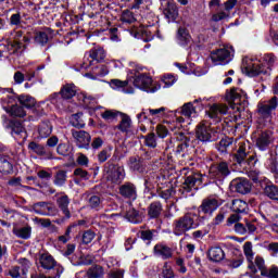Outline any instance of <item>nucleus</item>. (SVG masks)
Here are the masks:
<instances>
[{
	"label": "nucleus",
	"mask_w": 278,
	"mask_h": 278,
	"mask_svg": "<svg viewBox=\"0 0 278 278\" xmlns=\"http://www.w3.org/2000/svg\"><path fill=\"white\" fill-rule=\"evenodd\" d=\"M197 227L198 225L194 223V214L187 213L174 222L173 233L175 236H186L190 229H197Z\"/></svg>",
	"instance_id": "nucleus-2"
},
{
	"label": "nucleus",
	"mask_w": 278,
	"mask_h": 278,
	"mask_svg": "<svg viewBox=\"0 0 278 278\" xmlns=\"http://www.w3.org/2000/svg\"><path fill=\"white\" fill-rule=\"evenodd\" d=\"M56 153H59V155H71V146L67 143H61L56 148Z\"/></svg>",
	"instance_id": "nucleus-56"
},
{
	"label": "nucleus",
	"mask_w": 278,
	"mask_h": 278,
	"mask_svg": "<svg viewBox=\"0 0 278 278\" xmlns=\"http://www.w3.org/2000/svg\"><path fill=\"white\" fill-rule=\"evenodd\" d=\"M243 253L248 261V268L251 269V273H257V268L255 267V264L253 263V243L251 241H247L243 244Z\"/></svg>",
	"instance_id": "nucleus-22"
},
{
	"label": "nucleus",
	"mask_w": 278,
	"mask_h": 278,
	"mask_svg": "<svg viewBox=\"0 0 278 278\" xmlns=\"http://www.w3.org/2000/svg\"><path fill=\"white\" fill-rule=\"evenodd\" d=\"M207 257L211 262H223L225 260V251L220 247H213L208 249Z\"/></svg>",
	"instance_id": "nucleus-28"
},
{
	"label": "nucleus",
	"mask_w": 278,
	"mask_h": 278,
	"mask_svg": "<svg viewBox=\"0 0 278 278\" xmlns=\"http://www.w3.org/2000/svg\"><path fill=\"white\" fill-rule=\"evenodd\" d=\"M220 203L215 198H205L199 206V212L212 216L218 210Z\"/></svg>",
	"instance_id": "nucleus-13"
},
{
	"label": "nucleus",
	"mask_w": 278,
	"mask_h": 278,
	"mask_svg": "<svg viewBox=\"0 0 278 278\" xmlns=\"http://www.w3.org/2000/svg\"><path fill=\"white\" fill-rule=\"evenodd\" d=\"M94 240V231L87 230L83 233V244H90Z\"/></svg>",
	"instance_id": "nucleus-63"
},
{
	"label": "nucleus",
	"mask_w": 278,
	"mask_h": 278,
	"mask_svg": "<svg viewBox=\"0 0 278 278\" xmlns=\"http://www.w3.org/2000/svg\"><path fill=\"white\" fill-rule=\"evenodd\" d=\"M13 166L10 160L5 156L0 157V173H3L4 175H10L12 173Z\"/></svg>",
	"instance_id": "nucleus-42"
},
{
	"label": "nucleus",
	"mask_w": 278,
	"mask_h": 278,
	"mask_svg": "<svg viewBox=\"0 0 278 278\" xmlns=\"http://www.w3.org/2000/svg\"><path fill=\"white\" fill-rule=\"evenodd\" d=\"M249 157V151L247 150V143L240 142L237 153L233 154V160L237 164H242L244 160Z\"/></svg>",
	"instance_id": "nucleus-30"
},
{
	"label": "nucleus",
	"mask_w": 278,
	"mask_h": 278,
	"mask_svg": "<svg viewBox=\"0 0 278 278\" xmlns=\"http://www.w3.org/2000/svg\"><path fill=\"white\" fill-rule=\"evenodd\" d=\"M20 105L26 108V110H31V108H36V98L29 94H20L16 97Z\"/></svg>",
	"instance_id": "nucleus-32"
},
{
	"label": "nucleus",
	"mask_w": 278,
	"mask_h": 278,
	"mask_svg": "<svg viewBox=\"0 0 278 278\" xmlns=\"http://www.w3.org/2000/svg\"><path fill=\"white\" fill-rule=\"evenodd\" d=\"M245 97L240 93V91L236 88L230 89V92L227 94L228 103L230 104L231 110H236V112H241L242 101H245Z\"/></svg>",
	"instance_id": "nucleus-11"
},
{
	"label": "nucleus",
	"mask_w": 278,
	"mask_h": 278,
	"mask_svg": "<svg viewBox=\"0 0 278 278\" xmlns=\"http://www.w3.org/2000/svg\"><path fill=\"white\" fill-rule=\"evenodd\" d=\"M231 175V169H229V163L222 161L218 163H213L208 169L210 179H216L217 181H223L226 177Z\"/></svg>",
	"instance_id": "nucleus-5"
},
{
	"label": "nucleus",
	"mask_w": 278,
	"mask_h": 278,
	"mask_svg": "<svg viewBox=\"0 0 278 278\" xmlns=\"http://www.w3.org/2000/svg\"><path fill=\"white\" fill-rule=\"evenodd\" d=\"M134 85L146 92H157L160 86L153 84V79L144 74L135 77Z\"/></svg>",
	"instance_id": "nucleus-8"
},
{
	"label": "nucleus",
	"mask_w": 278,
	"mask_h": 278,
	"mask_svg": "<svg viewBox=\"0 0 278 278\" xmlns=\"http://www.w3.org/2000/svg\"><path fill=\"white\" fill-rule=\"evenodd\" d=\"M247 73L250 77H257V75H262V73H266L264 71V65L260 63H250L247 67Z\"/></svg>",
	"instance_id": "nucleus-37"
},
{
	"label": "nucleus",
	"mask_w": 278,
	"mask_h": 278,
	"mask_svg": "<svg viewBox=\"0 0 278 278\" xmlns=\"http://www.w3.org/2000/svg\"><path fill=\"white\" fill-rule=\"evenodd\" d=\"M248 177H249V179H252V181L254 182V184H257V186H258V188H260V182L261 181H266V180H264V179H262L261 177H260V172L258 170H249L248 172Z\"/></svg>",
	"instance_id": "nucleus-57"
},
{
	"label": "nucleus",
	"mask_w": 278,
	"mask_h": 278,
	"mask_svg": "<svg viewBox=\"0 0 278 278\" xmlns=\"http://www.w3.org/2000/svg\"><path fill=\"white\" fill-rule=\"evenodd\" d=\"M231 144H233V138L226 137L218 142L216 148L219 153H228V149Z\"/></svg>",
	"instance_id": "nucleus-41"
},
{
	"label": "nucleus",
	"mask_w": 278,
	"mask_h": 278,
	"mask_svg": "<svg viewBox=\"0 0 278 278\" xmlns=\"http://www.w3.org/2000/svg\"><path fill=\"white\" fill-rule=\"evenodd\" d=\"M181 114H182V116L190 118V116H192V114H197V109L194 108V105L191 102H188L182 105Z\"/></svg>",
	"instance_id": "nucleus-49"
},
{
	"label": "nucleus",
	"mask_w": 278,
	"mask_h": 278,
	"mask_svg": "<svg viewBox=\"0 0 278 278\" xmlns=\"http://www.w3.org/2000/svg\"><path fill=\"white\" fill-rule=\"evenodd\" d=\"M260 188L263 190V194L271 201H278V187L271 182L261 181Z\"/></svg>",
	"instance_id": "nucleus-20"
},
{
	"label": "nucleus",
	"mask_w": 278,
	"mask_h": 278,
	"mask_svg": "<svg viewBox=\"0 0 278 278\" xmlns=\"http://www.w3.org/2000/svg\"><path fill=\"white\" fill-rule=\"evenodd\" d=\"M119 194L124 199H129L130 201H136L138 199V191L136 185L131 182H125L119 187Z\"/></svg>",
	"instance_id": "nucleus-19"
},
{
	"label": "nucleus",
	"mask_w": 278,
	"mask_h": 278,
	"mask_svg": "<svg viewBox=\"0 0 278 278\" xmlns=\"http://www.w3.org/2000/svg\"><path fill=\"white\" fill-rule=\"evenodd\" d=\"M31 210L40 216H55L58 214V207L51 202H36L31 205Z\"/></svg>",
	"instance_id": "nucleus-9"
},
{
	"label": "nucleus",
	"mask_w": 278,
	"mask_h": 278,
	"mask_svg": "<svg viewBox=\"0 0 278 278\" xmlns=\"http://www.w3.org/2000/svg\"><path fill=\"white\" fill-rule=\"evenodd\" d=\"M162 203L160 201H155L152 202L149 206H148V216L150 218H160L161 214H162Z\"/></svg>",
	"instance_id": "nucleus-34"
},
{
	"label": "nucleus",
	"mask_w": 278,
	"mask_h": 278,
	"mask_svg": "<svg viewBox=\"0 0 278 278\" xmlns=\"http://www.w3.org/2000/svg\"><path fill=\"white\" fill-rule=\"evenodd\" d=\"M150 116H154L155 118H160L166 114V108L162 106L160 109H149Z\"/></svg>",
	"instance_id": "nucleus-62"
},
{
	"label": "nucleus",
	"mask_w": 278,
	"mask_h": 278,
	"mask_svg": "<svg viewBox=\"0 0 278 278\" xmlns=\"http://www.w3.org/2000/svg\"><path fill=\"white\" fill-rule=\"evenodd\" d=\"M35 42L37 45H41V47H45V45H47V42H49V35L45 31L36 33Z\"/></svg>",
	"instance_id": "nucleus-51"
},
{
	"label": "nucleus",
	"mask_w": 278,
	"mask_h": 278,
	"mask_svg": "<svg viewBox=\"0 0 278 278\" xmlns=\"http://www.w3.org/2000/svg\"><path fill=\"white\" fill-rule=\"evenodd\" d=\"M62 195L56 199V205L61 212H63L65 218H71V210H68V205H71V199L68 195L61 193Z\"/></svg>",
	"instance_id": "nucleus-26"
},
{
	"label": "nucleus",
	"mask_w": 278,
	"mask_h": 278,
	"mask_svg": "<svg viewBox=\"0 0 278 278\" xmlns=\"http://www.w3.org/2000/svg\"><path fill=\"white\" fill-rule=\"evenodd\" d=\"M84 197L87 200L88 207H90V210H94L96 212L103 210V197H101V193H92V191H86Z\"/></svg>",
	"instance_id": "nucleus-12"
},
{
	"label": "nucleus",
	"mask_w": 278,
	"mask_h": 278,
	"mask_svg": "<svg viewBox=\"0 0 278 278\" xmlns=\"http://www.w3.org/2000/svg\"><path fill=\"white\" fill-rule=\"evenodd\" d=\"M163 14L165 18H168L169 21H177V16H179V9H177V4L174 2H167L163 9Z\"/></svg>",
	"instance_id": "nucleus-27"
},
{
	"label": "nucleus",
	"mask_w": 278,
	"mask_h": 278,
	"mask_svg": "<svg viewBox=\"0 0 278 278\" xmlns=\"http://www.w3.org/2000/svg\"><path fill=\"white\" fill-rule=\"evenodd\" d=\"M72 136L76 141L77 147H79V149H88V147H90V134H88V131L85 130H72Z\"/></svg>",
	"instance_id": "nucleus-16"
},
{
	"label": "nucleus",
	"mask_w": 278,
	"mask_h": 278,
	"mask_svg": "<svg viewBox=\"0 0 278 278\" xmlns=\"http://www.w3.org/2000/svg\"><path fill=\"white\" fill-rule=\"evenodd\" d=\"M93 74H96V77H105L108 73H110V68H108L106 65H98L96 67H92Z\"/></svg>",
	"instance_id": "nucleus-53"
},
{
	"label": "nucleus",
	"mask_w": 278,
	"mask_h": 278,
	"mask_svg": "<svg viewBox=\"0 0 278 278\" xmlns=\"http://www.w3.org/2000/svg\"><path fill=\"white\" fill-rule=\"evenodd\" d=\"M39 262L41 264V268H45V270H51L55 268V258H53V256L50 254H41Z\"/></svg>",
	"instance_id": "nucleus-33"
},
{
	"label": "nucleus",
	"mask_w": 278,
	"mask_h": 278,
	"mask_svg": "<svg viewBox=\"0 0 278 278\" xmlns=\"http://www.w3.org/2000/svg\"><path fill=\"white\" fill-rule=\"evenodd\" d=\"M157 194L159 197H161V199L168 201V199H170L173 194H175V188L170 187L169 189L166 190H159Z\"/></svg>",
	"instance_id": "nucleus-59"
},
{
	"label": "nucleus",
	"mask_w": 278,
	"mask_h": 278,
	"mask_svg": "<svg viewBox=\"0 0 278 278\" xmlns=\"http://www.w3.org/2000/svg\"><path fill=\"white\" fill-rule=\"evenodd\" d=\"M104 173L108 181H111L112 184H123V179H125V167L123 165L114 164L112 160L105 163Z\"/></svg>",
	"instance_id": "nucleus-3"
},
{
	"label": "nucleus",
	"mask_w": 278,
	"mask_h": 278,
	"mask_svg": "<svg viewBox=\"0 0 278 278\" xmlns=\"http://www.w3.org/2000/svg\"><path fill=\"white\" fill-rule=\"evenodd\" d=\"M121 122L117 126H115V129H118L122 131V134H126V136L129 138L134 136V131H131V117L129 115L121 113Z\"/></svg>",
	"instance_id": "nucleus-21"
},
{
	"label": "nucleus",
	"mask_w": 278,
	"mask_h": 278,
	"mask_svg": "<svg viewBox=\"0 0 278 278\" xmlns=\"http://www.w3.org/2000/svg\"><path fill=\"white\" fill-rule=\"evenodd\" d=\"M126 218L129 220V223H142V216L138 211H136V208L128 210L126 213Z\"/></svg>",
	"instance_id": "nucleus-44"
},
{
	"label": "nucleus",
	"mask_w": 278,
	"mask_h": 278,
	"mask_svg": "<svg viewBox=\"0 0 278 278\" xmlns=\"http://www.w3.org/2000/svg\"><path fill=\"white\" fill-rule=\"evenodd\" d=\"M76 94H77V87H75V85H73V84H66L65 86H63L61 88L59 93H53L51 96L52 103L60 96L62 97V99L68 100V99H73V97H75Z\"/></svg>",
	"instance_id": "nucleus-18"
},
{
	"label": "nucleus",
	"mask_w": 278,
	"mask_h": 278,
	"mask_svg": "<svg viewBox=\"0 0 278 278\" xmlns=\"http://www.w3.org/2000/svg\"><path fill=\"white\" fill-rule=\"evenodd\" d=\"M89 58L96 62H103L105 60V50L101 47L92 48L89 51Z\"/></svg>",
	"instance_id": "nucleus-38"
},
{
	"label": "nucleus",
	"mask_w": 278,
	"mask_h": 278,
	"mask_svg": "<svg viewBox=\"0 0 278 278\" xmlns=\"http://www.w3.org/2000/svg\"><path fill=\"white\" fill-rule=\"evenodd\" d=\"M86 275L87 278H102L105 275V270L101 265H93L88 268Z\"/></svg>",
	"instance_id": "nucleus-39"
},
{
	"label": "nucleus",
	"mask_w": 278,
	"mask_h": 278,
	"mask_svg": "<svg viewBox=\"0 0 278 278\" xmlns=\"http://www.w3.org/2000/svg\"><path fill=\"white\" fill-rule=\"evenodd\" d=\"M122 23H126L127 25H131L136 23V16H134V12L129 10H124L121 15Z\"/></svg>",
	"instance_id": "nucleus-47"
},
{
	"label": "nucleus",
	"mask_w": 278,
	"mask_h": 278,
	"mask_svg": "<svg viewBox=\"0 0 278 278\" xmlns=\"http://www.w3.org/2000/svg\"><path fill=\"white\" fill-rule=\"evenodd\" d=\"M9 114L15 116L16 118H25V116H27L24 106H21L18 104L12 105L9 110Z\"/></svg>",
	"instance_id": "nucleus-43"
},
{
	"label": "nucleus",
	"mask_w": 278,
	"mask_h": 278,
	"mask_svg": "<svg viewBox=\"0 0 278 278\" xmlns=\"http://www.w3.org/2000/svg\"><path fill=\"white\" fill-rule=\"evenodd\" d=\"M235 231L239 236H245V233H255L257 231V226L253 222H247L245 225L242 223L235 224Z\"/></svg>",
	"instance_id": "nucleus-23"
},
{
	"label": "nucleus",
	"mask_w": 278,
	"mask_h": 278,
	"mask_svg": "<svg viewBox=\"0 0 278 278\" xmlns=\"http://www.w3.org/2000/svg\"><path fill=\"white\" fill-rule=\"evenodd\" d=\"M155 255H161L163 260H170L173 257V249L162 243H159L154 247Z\"/></svg>",
	"instance_id": "nucleus-31"
},
{
	"label": "nucleus",
	"mask_w": 278,
	"mask_h": 278,
	"mask_svg": "<svg viewBox=\"0 0 278 278\" xmlns=\"http://www.w3.org/2000/svg\"><path fill=\"white\" fill-rule=\"evenodd\" d=\"M81 116H84V113H76L72 115L71 123L73 127H76L77 129H84V127H86V124L84 123V119H81Z\"/></svg>",
	"instance_id": "nucleus-46"
},
{
	"label": "nucleus",
	"mask_w": 278,
	"mask_h": 278,
	"mask_svg": "<svg viewBox=\"0 0 278 278\" xmlns=\"http://www.w3.org/2000/svg\"><path fill=\"white\" fill-rule=\"evenodd\" d=\"M66 170H59L56 172V174L54 175V180L53 184L54 186H58L59 188H62V186H64V184H66Z\"/></svg>",
	"instance_id": "nucleus-45"
},
{
	"label": "nucleus",
	"mask_w": 278,
	"mask_h": 278,
	"mask_svg": "<svg viewBox=\"0 0 278 278\" xmlns=\"http://www.w3.org/2000/svg\"><path fill=\"white\" fill-rule=\"evenodd\" d=\"M201 184H203V174L193 173L186 177L182 189L185 192H192V188H197Z\"/></svg>",
	"instance_id": "nucleus-14"
},
{
	"label": "nucleus",
	"mask_w": 278,
	"mask_h": 278,
	"mask_svg": "<svg viewBox=\"0 0 278 278\" xmlns=\"http://www.w3.org/2000/svg\"><path fill=\"white\" fill-rule=\"evenodd\" d=\"M153 233H155V230H140L138 237L146 242H151L153 240Z\"/></svg>",
	"instance_id": "nucleus-54"
},
{
	"label": "nucleus",
	"mask_w": 278,
	"mask_h": 278,
	"mask_svg": "<svg viewBox=\"0 0 278 278\" xmlns=\"http://www.w3.org/2000/svg\"><path fill=\"white\" fill-rule=\"evenodd\" d=\"M163 278H175V271H173V267L165 263L162 270Z\"/></svg>",
	"instance_id": "nucleus-60"
},
{
	"label": "nucleus",
	"mask_w": 278,
	"mask_h": 278,
	"mask_svg": "<svg viewBox=\"0 0 278 278\" xmlns=\"http://www.w3.org/2000/svg\"><path fill=\"white\" fill-rule=\"evenodd\" d=\"M177 40L179 45H181L182 47H186V45H190L192 37L190 36V33L188 31V29L180 27L178 28V31H177Z\"/></svg>",
	"instance_id": "nucleus-35"
},
{
	"label": "nucleus",
	"mask_w": 278,
	"mask_h": 278,
	"mask_svg": "<svg viewBox=\"0 0 278 278\" xmlns=\"http://www.w3.org/2000/svg\"><path fill=\"white\" fill-rule=\"evenodd\" d=\"M10 25L15 27H21V25H23V17L21 16V12L11 15Z\"/></svg>",
	"instance_id": "nucleus-55"
},
{
	"label": "nucleus",
	"mask_w": 278,
	"mask_h": 278,
	"mask_svg": "<svg viewBox=\"0 0 278 278\" xmlns=\"http://www.w3.org/2000/svg\"><path fill=\"white\" fill-rule=\"evenodd\" d=\"M233 58V48L232 47H224L211 52V60L215 66H220L225 64H229L231 59Z\"/></svg>",
	"instance_id": "nucleus-4"
},
{
	"label": "nucleus",
	"mask_w": 278,
	"mask_h": 278,
	"mask_svg": "<svg viewBox=\"0 0 278 278\" xmlns=\"http://www.w3.org/2000/svg\"><path fill=\"white\" fill-rule=\"evenodd\" d=\"M118 114L121 116L122 113L118 112V111L108 110V111L103 112L101 114V116L104 121H108L109 123H112V121H116V117L118 116Z\"/></svg>",
	"instance_id": "nucleus-52"
},
{
	"label": "nucleus",
	"mask_w": 278,
	"mask_h": 278,
	"mask_svg": "<svg viewBox=\"0 0 278 278\" xmlns=\"http://www.w3.org/2000/svg\"><path fill=\"white\" fill-rule=\"evenodd\" d=\"M9 127L11 128L12 136H14V138H27V130H25L23 123L18 121H11Z\"/></svg>",
	"instance_id": "nucleus-24"
},
{
	"label": "nucleus",
	"mask_w": 278,
	"mask_h": 278,
	"mask_svg": "<svg viewBox=\"0 0 278 278\" xmlns=\"http://www.w3.org/2000/svg\"><path fill=\"white\" fill-rule=\"evenodd\" d=\"M194 134L195 139L193 142L199 147H203L205 144H208V142H216L218 140L216 131L212 129V126H210L207 122H200L195 126Z\"/></svg>",
	"instance_id": "nucleus-1"
},
{
	"label": "nucleus",
	"mask_w": 278,
	"mask_h": 278,
	"mask_svg": "<svg viewBox=\"0 0 278 278\" xmlns=\"http://www.w3.org/2000/svg\"><path fill=\"white\" fill-rule=\"evenodd\" d=\"M28 149L36 153L37 155H47V150H45V146L36 143V141H31L28 144Z\"/></svg>",
	"instance_id": "nucleus-48"
},
{
	"label": "nucleus",
	"mask_w": 278,
	"mask_h": 278,
	"mask_svg": "<svg viewBox=\"0 0 278 278\" xmlns=\"http://www.w3.org/2000/svg\"><path fill=\"white\" fill-rule=\"evenodd\" d=\"M254 266H256L258 268L262 276L267 270L266 263L264 262V258L262 256H256L255 257V265Z\"/></svg>",
	"instance_id": "nucleus-61"
},
{
	"label": "nucleus",
	"mask_w": 278,
	"mask_h": 278,
	"mask_svg": "<svg viewBox=\"0 0 278 278\" xmlns=\"http://www.w3.org/2000/svg\"><path fill=\"white\" fill-rule=\"evenodd\" d=\"M278 108V99L277 96H274L271 99L260 102L257 104V114L261 118H273V112Z\"/></svg>",
	"instance_id": "nucleus-7"
},
{
	"label": "nucleus",
	"mask_w": 278,
	"mask_h": 278,
	"mask_svg": "<svg viewBox=\"0 0 278 278\" xmlns=\"http://www.w3.org/2000/svg\"><path fill=\"white\" fill-rule=\"evenodd\" d=\"M230 208L235 214H247L249 212V204L244 200L235 199Z\"/></svg>",
	"instance_id": "nucleus-29"
},
{
	"label": "nucleus",
	"mask_w": 278,
	"mask_h": 278,
	"mask_svg": "<svg viewBox=\"0 0 278 278\" xmlns=\"http://www.w3.org/2000/svg\"><path fill=\"white\" fill-rule=\"evenodd\" d=\"M149 152H143L141 155H135L129 157V166L131 170L137 173H144V160H149Z\"/></svg>",
	"instance_id": "nucleus-17"
},
{
	"label": "nucleus",
	"mask_w": 278,
	"mask_h": 278,
	"mask_svg": "<svg viewBox=\"0 0 278 278\" xmlns=\"http://www.w3.org/2000/svg\"><path fill=\"white\" fill-rule=\"evenodd\" d=\"M13 233L17 238H21L22 240H29L31 238V226L27 225L22 228H13Z\"/></svg>",
	"instance_id": "nucleus-36"
},
{
	"label": "nucleus",
	"mask_w": 278,
	"mask_h": 278,
	"mask_svg": "<svg viewBox=\"0 0 278 278\" xmlns=\"http://www.w3.org/2000/svg\"><path fill=\"white\" fill-rule=\"evenodd\" d=\"M262 277L278 278V267L271 266L269 269L267 268V270L263 273Z\"/></svg>",
	"instance_id": "nucleus-64"
},
{
	"label": "nucleus",
	"mask_w": 278,
	"mask_h": 278,
	"mask_svg": "<svg viewBox=\"0 0 278 278\" xmlns=\"http://www.w3.org/2000/svg\"><path fill=\"white\" fill-rule=\"evenodd\" d=\"M146 147H150V149H155V147H157L155 132H150L148 136H146Z\"/></svg>",
	"instance_id": "nucleus-58"
},
{
	"label": "nucleus",
	"mask_w": 278,
	"mask_h": 278,
	"mask_svg": "<svg viewBox=\"0 0 278 278\" xmlns=\"http://www.w3.org/2000/svg\"><path fill=\"white\" fill-rule=\"evenodd\" d=\"M110 157H112V148H105L98 153V162H100V164L108 162Z\"/></svg>",
	"instance_id": "nucleus-50"
},
{
	"label": "nucleus",
	"mask_w": 278,
	"mask_h": 278,
	"mask_svg": "<svg viewBox=\"0 0 278 278\" xmlns=\"http://www.w3.org/2000/svg\"><path fill=\"white\" fill-rule=\"evenodd\" d=\"M255 144L260 151H266L273 144V132L270 130L261 131L256 137Z\"/></svg>",
	"instance_id": "nucleus-15"
},
{
	"label": "nucleus",
	"mask_w": 278,
	"mask_h": 278,
	"mask_svg": "<svg viewBox=\"0 0 278 278\" xmlns=\"http://www.w3.org/2000/svg\"><path fill=\"white\" fill-rule=\"evenodd\" d=\"M51 131H53V126L51 125V122H42L39 125L38 134L40 138H49V136H51Z\"/></svg>",
	"instance_id": "nucleus-40"
},
{
	"label": "nucleus",
	"mask_w": 278,
	"mask_h": 278,
	"mask_svg": "<svg viewBox=\"0 0 278 278\" xmlns=\"http://www.w3.org/2000/svg\"><path fill=\"white\" fill-rule=\"evenodd\" d=\"M230 188L238 194H249L253 190V184L247 178H235L230 182Z\"/></svg>",
	"instance_id": "nucleus-10"
},
{
	"label": "nucleus",
	"mask_w": 278,
	"mask_h": 278,
	"mask_svg": "<svg viewBox=\"0 0 278 278\" xmlns=\"http://www.w3.org/2000/svg\"><path fill=\"white\" fill-rule=\"evenodd\" d=\"M29 42H31V38H29V36H24L22 42L8 39L5 43V49L9 55H23Z\"/></svg>",
	"instance_id": "nucleus-6"
},
{
	"label": "nucleus",
	"mask_w": 278,
	"mask_h": 278,
	"mask_svg": "<svg viewBox=\"0 0 278 278\" xmlns=\"http://www.w3.org/2000/svg\"><path fill=\"white\" fill-rule=\"evenodd\" d=\"M229 106L227 104H213L210 106L207 114L210 118H220L224 114H227Z\"/></svg>",
	"instance_id": "nucleus-25"
}]
</instances>
